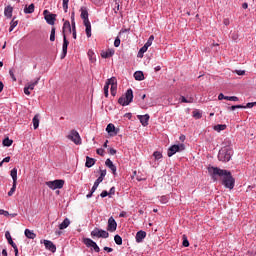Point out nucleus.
Here are the masks:
<instances>
[{
	"label": "nucleus",
	"instance_id": "nucleus-64",
	"mask_svg": "<svg viewBox=\"0 0 256 256\" xmlns=\"http://www.w3.org/2000/svg\"><path fill=\"white\" fill-rule=\"evenodd\" d=\"M235 73L238 75H245V70H236Z\"/></svg>",
	"mask_w": 256,
	"mask_h": 256
},
{
	"label": "nucleus",
	"instance_id": "nucleus-20",
	"mask_svg": "<svg viewBox=\"0 0 256 256\" xmlns=\"http://www.w3.org/2000/svg\"><path fill=\"white\" fill-rule=\"evenodd\" d=\"M69 225H71V220H69V218H65L63 222L59 225V229L60 230L67 229Z\"/></svg>",
	"mask_w": 256,
	"mask_h": 256
},
{
	"label": "nucleus",
	"instance_id": "nucleus-21",
	"mask_svg": "<svg viewBox=\"0 0 256 256\" xmlns=\"http://www.w3.org/2000/svg\"><path fill=\"white\" fill-rule=\"evenodd\" d=\"M134 79H136V81H143V79H145V75L142 71H136L134 73Z\"/></svg>",
	"mask_w": 256,
	"mask_h": 256
},
{
	"label": "nucleus",
	"instance_id": "nucleus-56",
	"mask_svg": "<svg viewBox=\"0 0 256 256\" xmlns=\"http://www.w3.org/2000/svg\"><path fill=\"white\" fill-rule=\"evenodd\" d=\"M255 105H256V102H249V103L246 104L245 107L248 108V109H251V108L255 107Z\"/></svg>",
	"mask_w": 256,
	"mask_h": 256
},
{
	"label": "nucleus",
	"instance_id": "nucleus-48",
	"mask_svg": "<svg viewBox=\"0 0 256 256\" xmlns=\"http://www.w3.org/2000/svg\"><path fill=\"white\" fill-rule=\"evenodd\" d=\"M50 41H55V27H53L51 29V33H50Z\"/></svg>",
	"mask_w": 256,
	"mask_h": 256
},
{
	"label": "nucleus",
	"instance_id": "nucleus-19",
	"mask_svg": "<svg viewBox=\"0 0 256 256\" xmlns=\"http://www.w3.org/2000/svg\"><path fill=\"white\" fill-rule=\"evenodd\" d=\"M24 13L26 15H30L31 13H35V4H30L29 6H25Z\"/></svg>",
	"mask_w": 256,
	"mask_h": 256
},
{
	"label": "nucleus",
	"instance_id": "nucleus-27",
	"mask_svg": "<svg viewBox=\"0 0 256 256\" xmlns=\"http://www.w3.org/2000/svg\"><path fill=\"white\" fill-rule=\"evenodd\" d=\"M106 85H111V87H117V78L112 77L106 81Z\"/></svg>",
	"mask_w": 256,
	"mask_h": 256
},
{
	"label": "nucleus",
	"instance_id": "nucleus-13",
	"mask_svg": "<svg viewBox=\"0 0 256 256\" xmlns=\"http://www.w3.org/2000/svg\"><path fill=\"white\" fill-rule=\"evenodd\" d=\"M106 167H108V169H110L113 173V175L117 174V166H115V164H113V161H111V159H107L105 162Z\"/></svg>",
	"mask_w": 256,
	"mask_h": 256
},
{
	"label": "nucleus",
	"instance_id": "nucleus-14",
	"mask_svg": "<svg viewBox=\"0 0 256 256\" xmlns=\"http://www.w3.org/2000/svg\"><path fill=\"white\" fill-rule=\"evenodd\" d=\"M46 23H48V25H55V20L57 19V15L56 14H48L44 17Z\"/></svg>",
	"mask_w": 256,
	"mask_h": 256
},
{
	"label": "nucleus",
	"instance_id": "nucleus-44",
	"mask_svg": "<svg viewBox=\"0 0 256 256\" xmlns=\"http://www.w3.org/2000/svg\"><path fill=\"white\" fill-rule=\"evenodd\" d=\"M160 203L162 204L169 203V196H161Z\"/></svg>",
	"mask_w": 256,
	"mask_h": 256
},
{
	"label": "nucleus",
	"instance_id": "nucleus-5",
	"mask_svg": "<svg viewBox=\"0 0 256 256\" xmlns=\"http://www.w3.org/2000/svg\"><path fill=\"white\" fill-rule=\"evenodd\" d=\"M47 187L55 191V189H63V185H65V180H54L46 182Z\"/></svg>",
	"mask_w": 256,
	"mask_h": 256
},
{
	"label": "nucleus",
	"instance_id": "nucleus-16",
	"mask_svg": "<svg viewBox=\"0 0 256 256\" xmlns=\"http://www.w3.org/2000/svg\"><path fill=\"white\" fill-rule=\"evenodd\" d=\"M147 237V232L140 230L136 233V242L137 243H142L143 239Z\"/></svg>",
	"mask_w": 256,
	"mask_h": 256
},
{
	"label": "nucleus",
	"instance_id": "nucleus-4",
	"mask_svg": "<svg viewBox=\"0 0 256 256\" xmlns=\"http://www.w3.org/2000/svg\"><path fill=\"white\" fill-rule=\"evenodd\" d=\"M91 237L93 239H108L109 237V232L99 229V228H94L93 231H91Z\"/></svg>",
	"mask_w": 256,
	"mask_h": 256
},
{
	"label": "nucleus",
	"instance_id": "nucleus-26",
	"mask_svg": "<svg viewBox=\"0 0 256 256\" xmlns=\"http://www.w3.org/2000/svg\"><path fill=\"white\" fill-rule=\"evenodd\" d=\"M32 123H33V128H34V129H39V114H36V115L33 117Z\"/></svg>",
	"mask_w": 256,
	"mask_h": 256
},
{
	"label": "nucleus",
	"instance_id": "nucleus-6",
	"mask_svg": "<svg viewBox=\"0 0 256 256\" xmlns=\"http://www.w3.org/2000/svg\"><path fill=\"white\" fill-rule=\"evenodd\" d=\"M179 151H185V144L172 145L167 152L168 157H173L175 153H179Z\"/></svg>",
	"mask_w": 256,
	"mask_h": 256
},
{
	"label": "nucleus",
	"instance_id": "nucleus-54",
	"mask_svg": "<svg viewBox=\"0 0 256 256\" xmlns=\"http://www.w3.org/2000/svg\"><path fill=\"white\" fill-rule=\"evenodd\" d=\"M92 249L96 252V253H99L100 249H99V246L97 245L96 242H94L93 246H92Z\"/></svg>",
	"mask_w": 256,
	"mask_h": 256
},
{
	"label": "nucleus",
	"instance_id": "nucleus-3",
	"mask_svg": "<svg viewBox=\"0 0 256 256\" xmlns=\"http://www.w3.org/2000/svg\"><path fill=\"white\" fill-rule=\"evenodd\" d=\"M133 102V90L128 89L125 93V96H121L118 99L119 105H122L123 107H127L130 103Z\"/></svg>",
	"mask_w": 256,
	"mask_h": 256
},
{
	"label": "nucleus",
	"instance_id": "nucleus-18",
	"mask_svg": "<svg viewBox=\"0 0 256 256\" xmlns=\"http://www.w3.org/2000/svg\"><path fill=\"white\" fill-rule=\"evenodd\" d=\"M73 31V28H71V22L69 21H65L63 24V35H65V33H71Z\"/></svg>",
	"mask_w": 256,
	"mask_h": 256
},
{
	"label": "nucleus",
	"instance_id": "nucleus-1",
	"mask_svg": "<svg viewBox=\"0 0 256 256\" xmlns=\"http://www.w3.org/2000/svg\"><path fill=\"white\" fill-rule=\"evenodd\" d=\"M208 173L211 175L213 181H217V177H223L222 185H224L226 189H233V187H235V178H233L229 171L211 166L208 167Z\"/></svg>",
	"mask_w": 256,
	"mask_h": 256
},
{
	"label": "nucleus",
	"instance_id": "nucleus-38",
	"mask_svg": "<svg viewBox=\"0 0 256 256\" xmlns=\"http://www.w3.org/2000/svg\"><path fill=\"white\" fill-rule=\"evenodd\" d=\"M114 241L116 245H123V238H121L119 235L114 236Z\"/></svg>",
	"mask_w": 256,
	"mask_h": 256
},
{
	"label": "nucleus",
	"instance_id": "nucleus-46",
	"mask_svg": "<svg viewBox=\"0 0 256 256\" xmlns=\"http://www.w3.org/2000/svg\"><path fill=\"white\" fill-rule=\"evenodd\" d=\"M105 175H107V170H101L100 171V176L98 177V179L103 181L105 179Z\"/></svg>",
	"mask_w": 256,
	"mask_h": 256
},
{
	"label": "nucleus",
	"instance_id": "nucleus-9",
	"mask_svg": "<svg viewBox=\"0 0 256 256\" xmlns=\"http://www.w3.org/2000/svg\"><path fill=\"white\" fill-rule=\"evenodd\" d=\"M69 47V41L67 40V35H63L62 53L60 59L67 57V48Z\"/></svg>",
	"mask_w": 256,
	"mask_h": 256
},
{
	"label": "nucleus",
	"instance_id": "nucleus-36",
	"mask_svg": "<svg viewBox=\"0 0 256 256\" xmlns=\"http://www.w3.org/2000/svg\"><path fill=\"white\" fill-rule=\"evenodd\" d=\"M180 101H181V103H193L194 99H193V97L186 99L185 96H181Z\"/></svg>",
	"mask_w": 256,
	"mask_h": 256
},
{
	"label": "nucleus",
	"instance_id": "nucleus-17",
	"mask_svg": "<svg viewBox=\"0 0 256 256\" xmlns=\"http://www.w3.org/2000/svg\"><path fill=\"white\" fill-rule=\"evenodd\" d=\"M4 15L7 19H11V17H13V7L6 6L4 9Z\"/></svg>",
	"mask_w": 256,
	"mask_h": 256
},
{
	"label": "nucleus",
	"instance_id": "nucleus-47",
	"mask_svg": "<svg viewBox=\"0 0 256 256\" xmlns=\"http://www.w3.org/2000/svg\"><path fill=\"white\" fill-rule=\"evenodd\" d=\"M15 19H16V17H14L12 19V21L10 22V26H12V28H14V29H15V27H17V25H19V21L15 20Z\"/></svg>",
	"mask_w": 256,
	"mask_h": 256
},
{
	"label": "nucleus",
	"instance_id": "nucleus-49",
	"mask_svg": "<svg viewBox=\"0 0 256 256\" xmlns=\"http://www.w3.org/2000/svg\"><path fill=\"white\" fill-rule=\"evenodd\" d=\"M110 91L111 95L115 97V95H117V86H111Z\"/></svg>",
	"mask_w": 256,
	"mask_h": 256
},
{
	"label": "nucleus",
	"instance_id": "nucleus-43",
	"mask_svg": "<svg viewBox=\"0 0 256 256\" xmlns=\"http://www.w3.org/2000/svg\"><path fill=\"white\" fill-rule=\"evenodd\" d=\"M147 49H149V47L144 44V46L140 48L138 55L141 56L143 53H147Z\"/></svg>",
	"mask_w": 256,
	"mask_h": 256
},
{
	"label": "nucleus",
	"instance_id": "nucleus-15",
	"mask_svg": "<svg viewBox=\"0 0 256 256\" xmlns=\"http://www.w3.org/2000/svg\"><path fill=\"white\" fill-rule=\"evenodd\" d=\"M115 55L114 49H108L106 51L101 52V58L102 59H109V57H113Z\"/></svg>",
	"mask_w": 256,
	"mask_h": 256
},
{
	"label": "nucleus",
	"instance_id": "nucleus-7",
	"mask_svg": "<svg viewBox=\"0 0 256 256\" xmlns=\"http://www.w3.org/2000/svg\"><path fill=\"white\" fill-rule=\"evenodd\" d=\"M67 139L75 143V145H81V136L79 135V132H77V130H71L69 135L67 136Z\"/></svg>",
	"mask_w": 256,
	"mask_h": 256
},
{
	"label": "nucleus",
	"instance_id": "nucleus-11",
	"mask_svg": "<svg viewBox=\"0 0 256 256\" xmlns=\"http://www.w3.org/2000/svg\"><path fill=\"white\" fill-rule=\"evenodd\" d=\"M43 243L46 249H48V251H51V253H55L57 251V247L50 240H43Z\"/></svg>",
	"mask_w": 256,
	"mask_h": 256
},
{
	"label": "nucleus",
	"instance_id": "nucleus-29",
	"mask_svg": "<svg viewBox=\"0 0 256 256\" xmlns=\"http://www.w3.org/2000/svg\"><path fill=\"white\" fill-rule=\"evenodd\" d=\"M107 133L111 135V133H114V135H117V132H115V125L114 124H108L106 127Z\"/></svg>",
	"mask_w": 256,
	"mask_h": 256
},
{
	"label": "nucleus",
	"instance_id": "nucleus-8",
	"mask_svg": "<svg viewBox=\"0 0 256 256\" xmlns=\"http://www.w3.org/2000/svg\"><path fill=\"white\" fill-rule=\"evenodd\" d=\"M107 231L110 233H115V231H117V221H115V218L110 217L108 219Z\"/></svg>",
	"mask_w": 256,
	"mask_h": 256
},
{
	"label": "nucleus",
	"instance_id": "nucleus-41",
	"mask_svg": "<svg viewBox=\"0 0 256 256\" xmlns=\"http://www.w3.org/2000/svg\"><path fill=\"white\" fill-rule=\"evenodd\" d=\"M72 37L73 39H77V29L75 27V22H72Z\"/></svg>",
	"mask_w": 256,
	"mask_h": 256
},
{
	"label": "nucleus",
	"instance_id": "nucleus-61",
	"mask_svg": "<svg viewBox=\"0 0 256 256\" xmlns=\"http://www.w3.org/2000/svg\"><path fill=\"white\" fill-rule=\"evenodd\" d=\"M24 93H25V95H31V89H29L27 86H25Z\"/></svg>",
	"mask_w": 256,
	"mask_h": 256
},
{
	"label": "nucleus",
	"instance_id": "nucleus-59",
	"mask_svg": "<svg viewBox=\"0 0 256 256\" xmlns=\"http://www.w3.org/2000/svg\"><path fill=\"white\" fill-rule=\"evenodd\" d=\"M0 215H4L5 217H9V212L3 209H0Z\"/></svg>",
	"mask_w": 256,
	"mask_h": 256
},
{
	"label": "nucleus",
	"instance_id": "nucleus-63",
	"mask_svg": "<svg viewBox=\"0 0 256 256\" xmlns=\"http://www.w3.org/2000/svg\"><path fill=\"white\" fill-rule=\"evenodd\" d=\"M117 11H119V2L115 1L114 12L117 13Z\"/></svg>",
	"mask_w": 256,
	"mask_h": 256
},
{
	"label": "nucleus",
	"instance_id": "nucleus-28",
	"mask_svg": "<svg viewBox=\"0 0 256 256\" xmlns=\"http://www.w3.org/2000/svg\"><path fill=\"white\" fill-rule=\"evenodd\" d=\"M84 23V26L86 27V35L87 37H91V22L88 21V22H83Z\"/></svg>",
	"mask_w": 256,
	"mask_h": 256
},
{
	"label": "nucleus",
	"instance_id": "nucleus-40",
	"mask_svg": "<svg viewBox=\"0 0 256 256\" xmlns=\"http://www.w3.org/2000/svg\"><path fill=\"white\" fill-rule=\"evenodd\" d=\"M153 41H155V36L151 35L144 45L151 47V45H153Z\"/></svg>",
	"mask_w": 256,
	"mask_h": 256
},
{
	"label": "nucleus",
	"instance_id": "nucleus-10",
	"mask_svg": "<svg viewBox=\"0 0 256 256\" xmlns=\"http://www.w3.org/2000/svg\"><path fill=\"white\" fill-rule=\"evenodd\" d=\"M80 12H81L80 17L83 20V23L88 22L89 21V10L87 9V7L82 6L80 8Z\"/></svg>",
	"mask_w": 256,
	"mask_h": 256
},
{
	"label": "nucleus",
	"instance_id": "nucleus-55",
	"mask_svg": "<svg viewBox=\"0 0 256 256\" xmlns=\"http://www.w3.org/2000/svg\"><path fill=\"white\" fill-rule=\"evenodd\" d=\"M9 75L13 81H17V78L15 77V73L13 72V70H9Z\"/></svg>",
	"mask_w": 256,
	"mask_h": 256
},
{
	"label": "nucleus",
	"instance_id": "nucleus-25",
	"mask_svg": "<svg viewBox=\"0 0 256 256\" xmlns=\"http://www.w3.org/2000/svg\"><path fill=\"white\" fill-rule=\"evenodd\" d=\"M24 233L27 239H35V237H37V234L29 229H26Z\"/></svg>",
	"mask_w": 256,
	"mask_h": 256
},
{
	"label": "nucleus",
	"instance_id": "nucleus-39",
	"mask_svg": "<svg viewBox=\"0 0 256 256\" xmlns=\"http://www.w3.org/2000/svg\"><path fill=\"white\" fill-rule=\"evenodd\" d=\"M153 157H154V159H156V161H159V159H163V154L159 151H155L153 153Z\"/></svg>",
	"mask_w": 256,
	"mask_h": 256
},
{
	"label": "nucleus",
	"instance_id": "nucleus-42",
	"mask_svg": "<svg viewBox=\"0 0 256 256\" xmlns=\"http://www.w3.org/2000/svg\"><path fill=\"white\" fill-rule=\"evenodd\" d=\"M63 9H64V13H67L68 9H69V0H63Z\"/></svg>",
	"mask_w": 256,
	"mask_h": 256
},
{
	"label": "nucleus",
	"instance_id": "nucleus-30",
	"mask_svg": "<svg viewBox=\"0 0 256 256\" xmlns=\"http://www.w3.org/2000/svg\"><path fill=\"white\" fill-rule=\"evenodd\" d=\"M5 238L7 239L8 243H9V245H11V247L13 245H15V242H13V238L11 237V232L6 231L5 232Z\"/></svg>",
	"mask_w": 256,
	"mask_h": 256
},
{
	"label": "nucleus",
	"instance_id": "nucleus-57",
	"mask_svg": "<svg viewBox=\"0 0 256 256\" xmlns=\"http://www.w3.org/2000/svg\"><path fill=\"white\" fill-rule=\"evenodd\" d=\"M108 153H109V155H116L117 154V150H115L114 148H109L108 149Z\"/></svg>",
	"mask_w": 256,
	"mask_h": 256
},
{
	"label": "nucleus",
	"instance_id": "nucleus-12",
	"mask_svg": "<svg viewBox=\"0 0 256 256\" xmlns=\"http://www.w3.org/2000/svg\"><path fill=\"white\" fill-rule=\"evenodd\" d=\"M137 118L139 119V121H140L141 125H143V127H147V125H149V119H150L149 114L138 115Z\"/></svg>",
	"mask_w": 256,
	"mask_h": 256
},
{
	"label": "nucleus",
	"instance_id": "nucleus-23",
	"mask_svg": "<svg viewBox=\"0 0 256 256\" xmlns=\"http://www.w3.org/2000/svg\"><path fill=\"white\" fill-rule=\"evenodd\" d=\"M227 129V125L225 124H217L214 126V131H217V133H221V131H225Z\"/></svg>",
	"mask_w": 256,
	"mask_h": 256
},
{
	"label": "nucleus",
	"instance_id": "nucleus-52",
	"mask_svg": "<svg viewBox=\"0 0 256 256\" xmlns=\"http://www.w3.org/2000/svg\"><path fill=\"white\" fill-rule=\"evenodd\" d=\"M119 45H121V39L118 37H116V39L114 40V47H119Z\"/></svg>",
	"mask_w": 256,
	"mask_h": 256
},
{
	"label": "nucleus",
	"instance_id": "nucleus-51",
	"mask_svg": "<svg viewBox=\"0 0 256 256\" xmlns=\"http://www.w3.org/2000/svg\"><path fill=\"white\" fill-rule=\"evenodd\" d=\"M226 101H239L237 96H227Z\"/></svg>",
	"mask_w": 256,
	"mask_h": 256
},
{
	"label": "nucleus",
	"instance_id": "nucleus-33",
	"mask_svg": "<svg viewBox=\"0 0 256 256\" xmlns=\"http://www.w3.org/2000/svg\"><path fill=\"white\" fill-rule=\"evenodd\" d=\"M101 183H103V180L97 178L92 187V193H95V191H97V187H99V184Z\"/></svg>",
	"mask_w": 256,
	"mask_h": 256
},
{
	"label": "nucleus",
	"instance_id": "nucleus-50",
	"mask_svg": "<svg viewBox=\"0 0 256 256\" xmlns=\"http://www.w3.org/2000/svg\"><path fill=\"white\" fill-rule=\"evenodd\" d=\"M104 95L105 97H109V84H105L104 86Z\"/></svg>",
	"mask_w": 256,
	"mask_h": 256
},
{
	"label": "nucleus",
	"instance_id": "nucleus-45",
	"mask_svg": "<svg viewBox=\"0 0 256 256\" xmlns=\"http://www.w3.org/2000/svg\"><path fill=\"white\" fill-rule=\"evenodd\" d=\"M182 245H183V247H189V240L187 239L186 235H183Z\"/></svg>",
	"mask_w": 256,
	"mask_h": 256
},
{
	"label": "nucleus",
	"instance_id": "nucleus-37",
	"mask_svg": "<svg viewBox=\"0 0 256 256\" xmlns=\"http://www.w3.org/2000/svg\"><path fill=\"white\" fill-rule=\"evenodd\" d=\"M16 189H17V183L13 182V185H12L10 191L8 192V197H12V195H13V193H15Z\"/></svg>",
	"mask_w": 256,
	"mask_h": 256
},
{
	"label": "nucleus",
	"instance_id": "nucleus-24",
	"mask_svg": "<svg viewBox=\"0 0 256 256\" xmlns=\"http://www.w3.org/2000/svg\"><path fill=\"white\" fill-rule=\"evenodd\" d=\"M85 165L86 167H88V169H90V167H93V165H95V159L87 156Z\"/></svg>",
	"mask_w": 256,
	"mask_h": 256
},
{
	"label": "nucleus",
	"instance_id": "nucleus-32",
	"mask_svg": "<svg viewBox=\"0 0 256 256\" xmlns=\"http://www.w3.org/2000/svg\"><path fill=\"white\" fill-rule=\"evenodd\" d=\"M4 147H11L13 145V140L9 139V137L5 138L2 142Z\"/></svg>",
	"mask_w": 256,
	"mask_h": 256
},
{
	"label": "nucleus",
	"instance_id": "nucleus-34",
	"mask_svg": "<svg viewBox=\"0 0 256 256\" xmlns=\"http://www.w3.org/2000/svg\"><path fill=\"white\" fill-rule=\"evenodd\" d=\"M192 117H194V119H201V117H203V114L199 110H194L192 112Z\"/></svg>",
	"mask_w": 256,
	"mask_h": 256
},
{
	"label": "nucleus",
	"instance_id": "nucleus-62",
	"mask_svg": "<svg viewBox=\"0 0 256 256\" xmlns=\"http://www.w3.org/2000/svg\"><path fill=\"white\" fill-rule=\"evenodd\" d=\"M226 97H227V96H225L223 93H220V94L218 95V100H219V101H223V99L226 100Z\"/></svg>",
	"mask_w": 256,
	"mask_h": 256
},
{
	"label": "nucleus",
	"instance_id": "nucleus-60",
	"mask_svg": "<svg viewBox=\"0 0 256 256\" xmlns=\"http://www.w3.org/2000/svg\"><path fill=\"white\" fill-rule=\"evenodd\" d=\"M108 195H109V192H107V190H104V191H102V193L100 194V197H102V199H103V198L107 197Z\"/></svg>",
	"mask_w": 256,
	"mask_h": 256
},
{
	"label": "nucleus",
	"instance_id": "nucleus-2",
	"mask_svg": "<svg viewBox=\"0 0 256 256\" xmlns=\"http://www.w3.org/2000/svg\"><path fill=\"white\" fill-rule=\"evenodd\" d=\"M231 157H233V149L231 147H224L219 150L218 159L223 163H227L231 161Z\"/></svg>",
	"mask_w": 256,
	"mask_h": 256
},
{
	"label": "nucleus",
	"instance_id": "nucleus-58",
	"mask_svg": "<svg viewBox=\"0 0 256 256\" xmlns=\"http://www.w3.org/2000/svg\"><path fill=\"white\" fill-rule=\"evenodd\" d=\"M14 249L15 256H19V249L17 248V244L12 245Z\"/></svg>",
	"mask_w": 256,
	"mask_h": 256
},
{
	"label": "nucleus",
	"instance_id": "nucleus-53",
	"mask_svg": "<svg viewBox=\"0 0 256 256\" xmlns=\"http://www.w3.org/2000/svg\"><path fill=\"white\" fill-rule=\"evenodd\" d=\"M97 155H101V157H103V155H105V150L103 148H99L96 150Z\"/></svg>",
	"mask_w": 256,
	"mask_h": 256
},
{
	"label": "nucleus",
	"instance_id": "nucleus-35",
	"mask_svg": "<svg viewBox=\"0 0 256 256\" xmlns=\"http://www.w3.org/2000/svg\"><path fill=\"white\" fill-rule=\"evenodd\" d=\"M84 243L86 244V247H93L95 241H93L91 238H85Z\"/></svg>",
	"mask_w": 256,
	"mask_h": 256
},
{
	"label": "nucleus",
	"instance_id": "nucleus-22",
	"mask_svg": "<svg viewBox=\"0 0 256 256\" xmlns=\"http://www.w3.org/2000/svg\"><path fill=\"white\" fill-rule=\"evenodd\" d=\"M41 78H36L35 81L30 82L26 85V87H28L30 89V91H33V89H35L36 85H39V81Z\"/></svg>",
	"mask_w": 256,
	"mask_h": 256
},
{
	"label": "nucleus",
	"instance_id": "nucleus-31",
	"mask_svg": "<svg viewBox=\"0 0 256 256\" xmlns=\"http://www.w3.org/2000/svg\"><path fill=\"white\" fill-rule=\"evenodd\" d=\"M13 183H17V168H13L10 172Z\"/></svg>",
	"mask_w": 256,
	"mask_h": 256
}]
</instances>
